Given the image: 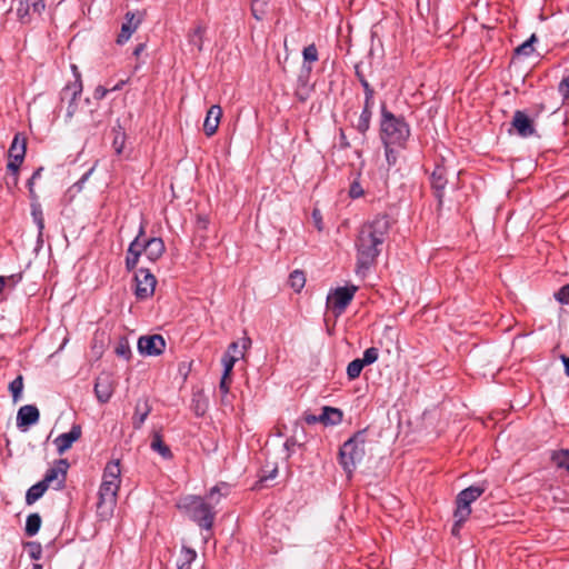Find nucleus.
Instances as JSON below:
<instances>
[{
  "label": "nucleus",
  "mask_w": 569,
  "mask_h": 569,
  "mask_svg": "<svg viewBox=\"0 0 569 569\" xmlns=\"http://www.w3.org/2000/svg\"><path fill=\"white\" fill-rule=\"evenodd\" d=\"M390 230L391 220L388 214H377L357 229L355 272L358 277L365 278L376 267L389 239Z\"/></svg>",
  "instance_id": "f257e3e1"
},
{
  "label": "nucleus",
  "mask_w": 569,
  "mask_h": 569,
  "mask_svg": "<svg viewBox=\"0 0 569 569\" xmlns=\"http://www.w3.org/2000/svg\"><path fill=\"white\" fill-rule=\"evenodd\" d=\"M120 476L121 469L119 460L110 461L106 465L97 503L98 515L102 518H108L112 515L120 489Z\"/></svg>",
  "instance_id": "f03ea898"
},
{
  "label": "nucleus",
  "mask_w": 569,
  "mask_h": 569,
  "mask_svg": "<svg viewBox=\"0 0 569 569\" xmlns=\"http://www.w3.org/2000/svg\"><path fill=\"white\" fill-rule=\"evenodd\" d=\"M217 493H219V487L214 486L207 495V499L209 501H206L204 498L199 496H190L183 501L182 507L187 515L201 529L211 530L213 527L216 511L213 510L211 502L214 505L219 503L220 496L216 498Z\"/></svg>",
  "instance_id": "7ed1b4c3"
},
{
  "label": "nucleus",
  "mask_w": 569,
  "mask_h": 569,
  "mask_svg": "<svg viewBox=\"0 0 569 569\" xmlns=\"http://www.w3.org/2000/svg\"><path fill=\"white\" fill-rule=\"evenodd\" d=\"M410 137V126L402 116L389 111L386 103L380 110V138L382 143H395L397 148H405Z\"/></svg>",
  "instance_id": "20e7f679"
},
{
  "label": "nucleus",
  "mask_w": 569,
  "mask_h": 569,
  "mask_svg": "<svg viewBox=\"0 0 569 569\" xmlns=\"http://www.w3.org/2000/svg\"><path fill=\"white\" fill-rule=\"evenodd\" d=\"M366 433L367 429L357 431L339 449V463L349 479L365 457Z\"/></svg>",
  "instance_id": "39448f33"
},
{
  "label": "nucleus",
  "mask_w": 569,
  "mask_h": 569,
  "mask_svg": "<svg viewBox=\"0 0 569 569\" xmlns=\"http://www.w3.org/2000/svg\"><path fill=\"white\" fill-rule=\"evenodd\" d=\"M485 485H472L461 490L456 498V510L453 512L457 525H463L471 515V503L475 502L485 491Z\"/></svg>",
  "instance_id": "423d86ee"
},
{
  "label": "nucleus",
  "mask_w": 569,
  "mask_h": 569,
  "mask_svg": "<svg viewBox=\"0 0 569 569\" xmlns=\"http://www.w3.org/2000/svg\"><path fill=\"white\" fill-rule=\"evenodd\" d=\"M251 340L249 338L242 339V345L231 342L228 350L222 356L221 362L223 366L222 377L220 379V391H229L230 389V375L234 363L244 356V350L249 348Z\"/></svg>",
  "instance_id": "0eeeda50"
},
{
  "label": "nucleus",
  "mask_w": 569,
  "mask_h": 569,
  "mask_svg": "<svg viewBox=\"0 0 569 569\" xmlns=\"http://www.w3.org/2000/svg\"><path fill=\"white\" fill-rule=\"evenodd\" d=\"M76 80L71 83L66 84L60 93L61 106L67 103L66 119L71 120L78 110V100L82 93L81 74L78 71L77 66H71Z\"/></svg>",
  "instance_id": "6e6552de"
},
{
  "label": "nucleus",
  "mask_w": 569,
  "mask_h": 569,
  "mask_svg": "<svg viewBox=\"0 0 569 569\" xmlns=\"http://www.w3.org/2000/svg\"><path fill=\"white\" fill-rule=\"evenodd\" d=\"M27 151V139L26 137L18 132L14 134L11 146L8 150L9 162L7 164L8 171H11L13 174H18L19 168L24 160Z\"/></svg>",
  "instance_id": "1a4fd4ad"
},
{
  "label": "nucleus",
  "mask_w": 569,
  "mask_h": 569,
  "mask_svg": "<svg viewBox=\"0 0 569 569\" xmlns=\"http://www.w3.org/2000/svg\"><path fill=\"white\" fill-rule=\"evenodd\" d=\"M356 286L339 287L330 292L327 297V305L332 308L337 315L346 310L357 291Z\"/></svg>",
  "instance_id": "9d476101"
},
{
  "label": "nucleus",
  "mask_w": 569,
  "mask_h": 569,
  "mask_svg": "<svg viewBox=\"0 0 569 569\" xmlns=\"http://www.w3.org/2000/svg\"><path fill=\"white\" fill-rule=\"evenodd\" d=\"M136 290L134 293L138 299L143 300L150 298L157 284L156 277L150 272L149 269L141 268L134 276Z\"/></svg>",
  "instance_id": "9b49d317"
},
{
  "label": "nucleus",
  "mask_w": 569,
  "mask_h": 569,
  "mask_svg": "<svg viewBox=\"0 0 569 569\" xmlns=\"http://www.w3.org/2000/svg\"><path fill=\"white\" fill-rule=\"evenodd\" d=\"M137 347L143 356H159L164 351L166 341L160 335L142 336L138 339Z\"/></svg>",
  "instance_id": "f8f14e48"
},
{
  "label": "nucleus",
  "mask_w": 569,
  "mask_h": 569,
  "mask_svg": "<svg viewBox=\"0 0 569 569\" xmlns=\"http://www.w3.org/2000/svg\"><path fill=\"white\" fill-rule=\"evenodd\" d=\"M69 469V462L67 459H60L56 465L49 468L42 479V481L49 487L51 483L57 481L56 489H61L64 486L67 471Z\"/></svg>",
  "instance_id": "ddd939ff"
},
{
  "label": "nucleus",
  "mask_w": 569,
  "mask_h": 569,
  "mask_svg": "<svg viewBox=\"0 0 569 569\" xmlns=\"http://www.w3.org/2000/svg\"><path fill=\"white\" fill-rule=\"evenodd\" d=\"M44 8L46 4L43 0H19L17 17L21 23H28L32 14H40Z\"/></svg>",
  "instance_id": "4468645a"
},
{
  "label": "nucleus",
  "mask_w": 569,
  "mask_h": 569,
  "mask_svg": "<svg viewBox=\"0 0 569 569\" xmlns=\"http://www.w3.org/2000/svg\"><path fill=\"white\" fill-rule=\"evenodd\" d=\"M142 19L143 14L141 12L128 11L124 16V22L122 23L121 31L118 36L117 42L119 44H123L124 42H127L132 36V33L138 29Z\"/></svg>",
  "instance_id": "2eb2a0df"
},
{
  "label": "nucleus",
  "mask_w": 569,
  "mask_h": 569,
  "mask_svg": "<svg viewBox=\"0 0 569 569\" xmlns=\"http://www.w3.org/2000/svg\"><path fill=\"white\" fill-rule=\"evenodd\" d=\"M430 180L435 197L437 198L438 206L440 207L443 203L445 189L448 182L446 168L437 164L431 173Z\"/></svg>",
  "instance_id": "dca6fc26"
},
{
  "label": "nucleus",
  "mask_w": 569,
  "mask_h": 569,
  "mask_svg": "<svg viewBox=\"0 0 569 569\" xmlns=\"http://www.w3.org/2000/svg\"><path fill=\"white\" fill-rule=\"evenodd\" d=\"M511 126L522 138H528L536 133L533 121L521 110L515 111Z\"/></svg>",
  "instance_id": "f3484780"
},
{
  "label": "nucleus",
  "mask_w": 569,
  "mask_h": 569,
  "mask_svg": "<svg viewBox=\"0 0 569 569\" xmlns=\"http://www.w3.org/2000/svg\"><path fill=\"white\" fill-rule=\"evenodd\" d=\"M82 430L80 425H73L70 431L59 435L53 443L59 455L69 450L72 445L81 438Z\"/></svg>",
  "instance_id": "a211bd4d"
},
{
  "label": "nucleus",
  "mask_w": 569,
  "mask_h": 569,
  "mask_svg": "<svg viewBox=\"0 0 569 569\" xmlns=\"http://www.w3.org/2000/svg\"><path fill=\"white\" fill-rule=\"evenodd\" d=\"M40 413L36 406H22L17 413V426L19 428L29 427L39 421Z\"/></svg>",
  "instance_id": "6ab92c4d"
},
{
  "label": "nucleus",
  "mask_w": 569,
  "mask_h": 569,
  "mask_svg": "<svg viewBox=\"0 0 569 569\" xmlns=\"http://www.w3.org/2000/svg\"><path fill=\"white\" fill-rule=\"evenodd\" d=\"M221 116L222 109L218 104L211 106L208 110L203 122V131L208 137H211L217 132Z\"/></svg>",
  "instance_id": "aec40b11"
},
{
  "label": "nucleus",
  "mask_w": 569,
  "mask_h": 569,
  "mask_svg": "<svg viewBox=\"0 0 569 569\" xmlns=\"http://www.w3.org/2000/svg\"><path fill=\"white\" fill-rule=\"evenodd\" d=\"M143 248L144 254L152 262L159 260L166 250L163 240L157 237L143 241Z\"/></svg>",
  "instance_id": "412c9836"
},
{
  "label": "nucleus",
  "mask_w": 569,
  "mask_h": 569,
  "mask_svg": "<svg viewBox=\"0 0 569 569\" xmlns=\"http://www.w3.org/2000/svg\"><path fill=\"white\" fill-rule=\"evenodd\" d=\"M150 411L151 406L149 405L148 399H139L134 408V415L132 417V426L134 429H140L142 427Z\"/></svg>",
  "instance_id": "4be33fe9"
},
{
  "label": "nucleus",
  "mask_w": 569,
  "mask_h": 569,
  "mask_svg": "<svg viewBox=\"0 0 569 569\" xmlns=\"http://www.w3.org/2000/svg\"><path fill=\"white\" fill-rule=\"evenodd\" d=\"M342 417L343 413L340 409L325 406L318 419L323 426H337L342 421Z\"/></svg>",
  "instance_id": "5701e85b"
},
{
  "label": "nucleus",
  "mask_w": 569,
  "mask_h": 569,
  "mask_svg": "<svg viewBox=\"0 0 569 569\" xmlns=\"http://www.w3.org/2000/svg\"><path fill=\"white\" fill-rule=\"evenodd\" d=\"M196 558L197 552L194 549L182 546L179 555L174 560V567L176 569H189Z\"/></svg>",
  "instance_id": "b1692460"
},
{
  "label": "nucleus",
  "mask_w": 569,
  "mask_h": 569,
  "mask_svg": "<svg viewBox=\"0 0 569 569\" xmlns=\"http://www.w3.org/2000/svg\"><path fill=\"white\" fill-rule=\"evenodd\" d=\"M150 448L158 452L163 459H172L173 455L171 449L163 442L162 436L159 431L152 433Z\"/></svg>",
  "instance_id": "393cba45"
},
{
  "label": "nucleus",
  "mask_w": 569,
  "mask_h": 569,
  "mask_svg": "<svg viewBox=\"0 0 569 569\" xmlns=\"http://www.w3.org/2000/svg\"><path fill=\"white\" fill-rule=\"evenodd\" d=\"M48 488L49 487L42 480L31 486L26 493V503L29 506L33 505L44 495Z\"/></svg>",
  "instance_id": "a878e982"
},
{
  "label": "nucleus",
  "mask_w": 569,
  "mask_h": 569,
  "mask_svg": "<svg viewBox=\"0 0 569 569\" xmlns=\"http://www.w3.org/2000/svg\"><path fill=\"white\" fill-rule=\"evenodd\" d=\"M206 33V28L201 24L194 27L188 34V41L191 46L196 47L200 52L203 48V37Z\"/></svg>",
  "instance_id": "bb28decb"
},
{
  "label": "nucleus",
  "mask_w": 569,
  "mask_h": 569,
  "mask_svg": "<svg viewBox=\"0 0 569 569\" xmlns=\"http://www.w3.org/2000/svg\"><path fill=\"white\" fill-rule=\"evenodd\" d=\"M372 111L362 110L357 123L355 124L356 130L362 136L366 137L368 130L370 129Z\"/></svg>",
  "instance_id": "cd10ccee"
},
{
  "label": "nucleus",
  "mask_w": 569,
  "mask_h": 569,
  "mask_svg": "<svg viewBox=\"0 0 569 569\" xmlns=\"http://www.w3.org/2000/svg\"><path fill=\"white\" fill-rule=\"evenodd\" d=\"M191 409L198 417H202L208 409V400L203 393H193Z\"/></svg>",
  "instance_id": "c85d7f7f"
},
{
  "label": "nucleus",
  "mask_w": 569,
  "mask_h": 569,
  "mask_svg": "<svg viewBox=\"0 0 569 569\" xmlns=\"http://www.w3.org/2000/svg\"><path fill=\"white\" fill-rule=\"evenodd\" d=\"M40 527L41 517L39 513L34 512L27 517L24 531L28 537H33L34 535H37L40 530Z\"/></svg>",
  "instance_id": "c756f323"
},
{
  "label": "nucleus",
  "mask_w": 569,
  "mask_h": 569,
  "mask_svg": "<svg viewBox=\"0 0 569 569\" xmlns=\"http://www.w3.org/2000/svg\"><path fill=\"white\" fill-rule=\"evenodd\" d=\"M538 40L537 36L535 33H532L530 36V38L528 40H526L523 43H521L520 46H518L515 51H513V54L516 57H530L535 49H533V43Z\"/></svg>",
  "instance_id": "7c9ffc66"
},
{
  "label": "nucleus",
  "mask_w": 569,
  "mask_h": 569,
  "mask_svg": "<svg viewBox=\"0 0 569 569\" xmlns=\"http://www.w3.org/2000/svg\"><path fill=\"white\" fill-rule=\"evenodd\" d=\"M269 0H251V13L258 21L263 20L268 11Z\"/></svg>",
  "instance_id": "2f4dec72"
},
{
  "label": "nucleus",
  "mask_w": 569,
  "mask_h": 569,
  "mask_svg": "<svg viewBox=\"0 0 569 569\" xmlns=\"http://www.w3.org/2000/svg\"><path fill=\"white\" fill-rule=\"evenodd\" d=\"M143 233H144V226L141 223L138 236L129 244V248L127 251L128 254H131V256L136 254L137 257H140L141 253L144 252L143 241L140 240V238L143 236Z\"/></svg>",
  "instance_id": "473e14b6"
},
{
  "label": "nucleus",
  "mask_w": 569,
  "mask_h": 569,
  "mask_svg": "<svg viewBox=\"0 0 569 569\" xmlns=\"http://www.w3.org/2000/svg\"><path fill=\"white\" fill-rule=\"evenodd\" d=\"M306 284V276L301 270H295L289 276V286L296 291L300 292Z\"/></svg>",
  "instance_id": "72a5a7b5"
},
{
  "label": "nucleus",
  "mask_w": 569,
  "mask_h": 569,
  "mask_svg": "<svg viewBox=\"0 0 569 569\" xmlns=\"http://www.w3.org/2000/svg\"><path fill=\"white\" fill-rule=\"evenodd\" d=\"M114 353L122 358L126 361H129L131 358V348L129 341L126 337H121L114 348Z\"/></svg>",
  "instance_id": "f704fd0d"
},
{
  "label": "nucleus",
  "mask_w": 569,
  "mask_h": 569,
  "mask_svg": "<svg viewBox=\"0 0 569 569\" xmlns=\"http://www.w3.org/2000/svg\"><path fill=\"white\" fill-rule=\"evenodd\" d=\"M551 460L557 465L558 468H565L569 471V450L568 449L555 451L551 456Z\"/></svg>",
  "instance_id": "c9c22d12"
},
{
  "label": "nucleus",
  "mask_w": 569,
  "mask_h": 569,
  "mask_svg": "<svg viewBox=\"0 0 569 569\" xmlns=\"http://www.w3.org/2000/svg\"><path fill=\"white\" fill-rule=\"evenodd\" d=\"M31 216H32L34 223L37 224L39 234H41L42 230L44 229V218H43V212H42V208H41L40 203L31 204Z\"/></svg>",
  "instance_id": "e433bc0d"
},
{
  "label": "nucleus",
  "mask_w": 569,
  "mask_h": 569,
  "mask_svg": "<svg viewBox=\"0 0 569 569\" xmlns=\"http://www.w3.org/2000/svg\"><path fill=\"white\" fill-rule=\"evenodd\" d=\"M126 144V132L119 128V130H114V137L112 140V148L114 152L120 156L123 152Z\"/></svg>",
  "instance_id": "4c0bfd02"
},
{
  "label": "nucleus",
  "mask_w": 569,
  "mask_h": 569,
  "mask_svg": "<svg viewBox=\"0 0 569 569\" xmlns=\"http://www.w3.org/2000/svg\"><path fill=\"white\" fill-rule=\"evenodd\" d=\"M365 365L360 358L352 360L347 367V375L350 379H356L360 376Z\"/></svg>",
  "instance_id": "58836bf2"
},
{
  "label": "nucleus",
  "mask_w": 569,
  "mask_h": 569,
  "mask_svg": "<svg viewBox=\"0 0 569 569\" xmlns=\"http://www.w3.org/2000/svg\"><path fill=\"white\" fill-rule=\"evenodd\" d=\"M302 56H303V66H307L306 63L309 62H316L318 60V49L316 47V44L311 43L309 46H307L303 51H302Z\"/></svg>",
  "instance_id": "ea45409f"
},
{
  "label": "nucleus",
  "mask_w": 569,
  "mask_h": 569,
  "mask_svg": "<svg viewBox=\"0 0 569 569\" xmlns=\"http://www.w3.org/2000/svg\"><path fill=\"white\" fill-rule=\"evenodd\" d=\"M379 350L376 347H370L365 350L362 358L360 359L365 366H369L378 360Z\"/></svg>",
  "instance_id": "a19ab883"
},
{
  "label": "nucleus",
  "mask_w": 569,
  "mask_h": 569,
  "mask_svg": "<svg viewBox=\"0 0 569 569\" xmlns=\"http://www.w3.org/2000/svg\"><path fill=\"white\" fill-rule=\"evenodd\" d=\"M26 548L31 559L39 560L42 556L41 543L37 541H29L26 543Z\"/></svg>",
  "instance_id": "79ce46f5"
},
{
  "label": "nucleus",
  "mask_w": 569,
  "mask_h": 569,
  "mask_svg": "<svg viewBox=\"0 0 569 569\" xmlns=\"http://www.w3.org/2000/svg\"><path fill=\"white\" fill-rule=\"evenodd\" d=\"M385 147V153H386V160L389 166H395L398 159V154L396 150L393 149L395 143H383Z\"/></svg>",
  "instance_id": "37998d69"
},
{
  "label": "nucleus",
  "mask_w": 569,
  "mask_h": 569,
  "mask_svg": "<svg viewBox=\"0 0 569 569\" xmlns=\"http://www.w3.org/2000/svg\"><path fill=\"white\" fill-rule=\"evenodd\" d=\"M311 72V66H303L302 70L298 77V87H302L303 89L308 88V79Z\"/></svg>",
  "instance_id": "c03bdc74"
},
{
  "label": "nucleus",
  "mask_w": 569,
  "mask_h": 569,
  "mask_svg": "<svg viewBox=\"0 0 569 569\" xmlns=\"http://www.w3.org/2000/svg\"><path fill=\"white\" fill-rule=\"evenodd\" d=\"M558 91L565 100H569V73L559 82Z\"/></svg>",
  "instance_id": "a18cd8bd"
},
{
  "label": "nucleus",
  "mask_w": 569,
  "mask_h": 569,
  "mask_svg": "<svg viewBox=\"0 0 569 569\" xmlns=\"http://www.w3.org/2000/svg\"><path fill=\"white\" fill-rule=\"evenodd\" d=\"M555 298L562 305L569 303V283L561 287L559 291L555 293Z\"/></svg>",
  "instance_id": "49530a36"
},
{
  "label": "nucleus",
  "mask_w": 569,
  "mask_h": 569,
  "mask_svg": "<svg viewBox=\"0 0 569 569\" xmlns=\"http://www.w3.org/2000/svg\"><path fill=\"white\" fill-rule=\"evenodd\" d=\"M363 193H365V191H363L361 184L358 181H353L349 189L350 198L357 199V198L362 197Z\"/></svg>",
  "instance_id": "de8ad7c7"
},
{
  "label": "nucleus",
  "mask_w": 569,
  "mask_h": 569,
  "mask_svg": "<svg viewBox=\"0 0 569 569\" xmlns=\"http://www.w3.org/2000/svg\"><path fill=\"white\" fill-rule=\"evenodd\" d=\"M23 389V379L22 376H18L8 385V391H22Z\"/></svg>",
  "instance_id": "09e8293b"
},
{
  "label": "nucleus",
  "mask_w": 569,
  "mask_h": 569,
  "mask_svg": "<svg viewBox=\"0 0 569 569\" xmlns=\"http://www.w3.org/2000/svg\"><path fill=\"white\" fill-rule=\"evenodd\" d=\"M138 261H139V257H137L136 254L131 256V254L127 253V257H126L127 270L132 271L133 269H136Z\"/></svg>",
  "instance_id": "8fccbe9b"
},
{
  "label": "nucleus",
  "mask_w": 569,
  "mask_h": 569,
  "mask_svg": "<svg viewBox=\"0 0 569 569\" xmlns=\"http://www.w3.org/2000/svg\"><path fill=\"white\" fill-rule=\"evenodd\" d=\"M530 401V395L526 397V399L522 400H511L510 408L513 410L521 409L527 406V403Z\"/></svg>",
  "instance_id": "3c124183"
},
{
  "label": "nucleus",
  "mask_w": 569,
  "mask_h": 569,
  "mask_svg": "<svg viewBox=\"0 0 569 569\" xmlns=\"http://www.w3.org/2000/svg\"><path fill=\"white\" fill-rule=\"evenodd\" d=\"M309 91L310 89H303L302 87H298L296 90V97L300 101H306L309 98Z\"/></svg>",
  "instance_id": "603ef678"
},
{
  "label": "nucleus",
  "mask_w": 569,
  "mask_h": 569,
  "mask_svg": "<svg viewBox=\"0 0 569 569\" xmlns=\"http://www.w3.org/2000/svg\"><path fill=\"white\" fill-rule=\"evenodd\" d=\"M355 74H356V77H357V79H358V81L360 83L367 81V78H366V76H365V73L362 71V64L361 63H357L355 66Z\"/></svg>",
  "instance_id": "864d4df0"
},
{
  "label": "nucleus",
  "mask_w": 569,
  "mask_h": 569,
  "mask_svg": "<svg viewBox=\"0 0 569 569\" xmlns=\"http://www.w3.org/2000/svg\"><path fill=\"white\" fill-rule=\"evenodd\" d=\"M362 89H363V92H365V97H375L376 94V91L375 89L372 88V86L367 81L360 83Z\"/></svg>",
  "instance_id": "5fc2aeb1"
},
{
  "label": "nucleus",
  "mask_w": 569,
  "mask_h": 569,
  "mask_svg": "<svg viewBox=\"0 0 569 569\" xmlns=\"http://www.w3.org/2000/svg\"><path fill=\"white\" fill-rule=\"evenodd\" d=\"M107 93H108V90L104 87L98 86L94 89L93 97L97 100H101V99H103L106 97Z\"/></svg>",
  "instance_id": "6e6d98bb"
},
{
  "label": "nucleus",
  "mask_w": 569,
  "mask_h": 569,
  "mask_svg": "<svg viewBox=\"0 0 569 569\" xmlns=\"http://www.w3.org/2000/svg\"><path fill=\"white\" fill-rule=\"evenodd\" d=\"M375 107V97H365L362 110L372 111Z\"/></svg>",
  "instance_id": "4d7b16f0"
},
{
  "label": "nucleus",
  "mask_w": 569,
  "mask_h": 569,
  "mask_svg": "<svg viewBox=\"0 0 569 569\" xmlns=\"http://www.w3.org/2000/svg\"><path fill=\"white\" fill-rule=\"evenodd\" d=\"M312 217L315 219V222H316V226H317L318 230H321L322 229V227H321V214H320L319 210H317V209L313 210Z\"/></svg>",
  "instance_id": "13d9d810"
},
{
  "label": "nucleus",
  "mask_w": 569,
  "mask_h": 569,
  "mask_svg": "<svg viewBox=\"0 0 569 569\" xmlns=\"http://www.w3.org/2000/svg\"><path fill=\"white\" fill-rule=\"evenodd\" d=\"M111 395L112 393H96L97 399L100 403H107L110 400Z\"/></svg>",
  "instance_id": "bf43d9fd"
},
{
  "label": "nucleus",
  "mask_w": 569,
  "mask_h": 569,
  "mask_svg": "<svg viewBox=\"0 0 569 569\" xmlns=\"http://www.w3.org/2000/svg\"><path fill=\"white\" fill-rule=\"evenodd\" d=\"M305 421L308 423V425H313L316 422H319V419H318V416H315V415H307L305 417Z\"/></svg>",
  "instance_id": "052dcab7"
},
{
  "label": "nucleus",
  "mask_w": 569,
  "mask_h": 569,
  "mask_svg": "<svg viewBox=\"0 0 569 569\" xmlns=\"http://www.w3.org/2000/svg\"><path fill=\"white\" fill-rule=\"evenodd\" d=\"M340 146L342 148H348L350 146L349 141L347 140V137L346 134L343 133V131H341L340 133Z\"/></svg>",
  "instance_id": "680f3d73"
},
{
  "label": "nucleus",
  "mask_w": 569,
  "mask_h": 569,
  "mask_svg": "<svg viewBox=\"0 0 569 569\" xmlns=\"http://www.w3.org/2000/svg\"><path fill=\"white\" fill-rule=\"evenodd\" d=\"M146 48V44L144 43H139L134 50H133V56L134 57H139L141 54V52L144 50Z\"/></svg>",
  "instance_id": "e2e57ef3"
},
{
  "label": "nucleus",
  "mask_w": 569,
  "mask_h": 569,
  "mask_svg": "<svg viewBox=\"0 0 569 569\" xmlns=\"http://www.w3.org/2000/svg\"><path fill=\"white\" fill-rule=\"evenodd\" d=\"M561 359L565 366L566 375L569 376V357L562 356Z\"/></svg>",
  "instance_id": "0e129e2a"
},
{
  "label": "nucleus",
  "mask_w": 569,
  "mask_h": 569,
  "mask_svg": "<svg viewBox=\"0 0 569 569\" xmlns=\"http://www.w3.org/2000/svg\"><path fill=\"white\" fill-rule=\"evenodd\" d=\"M34 181H36V180H34L33 178H30V179L28 180V183H27V184H28V188H29V192H30V194H31V196H33V194H34V190H33Z\"/></svg>",
  "instance_id": "69168bd1"
},
{
  "label": "nucleus",
  "mask_w": 569,
  "mask_h": 569,
  "mask_svg": "<svg viewBox=\"0 0 569 569\" xmlns=\"http://www.w3.org/2000/svg\"><path fill=\"white\" fill-rule=\"evenodd\" d=\"M9 278L7 277H3V276H0V293L3 291V289L6 288V284H7V280Z\"/></svg>",
  "instance_id": "338daca9"
},
{
  "label": "nucleus",
  "mask_w": 569,
  "mask_h": 569,
  "mask_svg": "<svg viewBox=\"0 0 569 569\" xmlns=\"http://www.w3.org/2000/svg\"><path fill=\"white\" fill-rule=\"evenodd\" d=\"M295 445H296V441H295V439H293V438H289V439H287V440H286V442H284V447H286L288 450L290 449V447H292V446H295Z\"/></svg>",
  "instance_id": "774afa93"
}]
</instances>
